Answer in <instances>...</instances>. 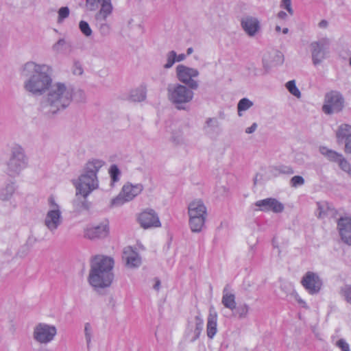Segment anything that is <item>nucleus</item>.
Here are the masks:
<instances>
[{"instance_id": "52", "label": "nucleus", "mask_w": 351, "mask_h": 351, "mask_svg": "<svg viewBox=\"0 0 351 351\" xmlns=\"http://www.w3.org/2000/svg\"><path fill=\"white\" fill-rule=\"evenodd\" d=\"M216 122V120L214 119H209L207 120L206 121V124L208 126H209L210 125H211L212 123H215Z\"/></svg>"}, {"instance_id": "56", "label": "nucleus", "mask_w": 351, "mask_h": 351, "mask_svg": "<svg viewBox=\"0 0 351 351\" xmlns=\"http://www.w3.org/2000/svg\"><path fill=\"white\" fill-rule=\"evenodd\" d=\"M282 32L284 34H287L289 32V29L287 27H285L282 29Z\"/></svg>"}, {"instance_id": "30", "label": "nucleus", "mask_w": 351, "mask_h": 351, "mask_svg": "<svg viewBox=\"0 0 351 351\" xmlns=\"http://www.w3.org/2000/svg\"><path fill=\"white\" fill-rule=\"evenodd\" d=\"M108 174L110 178V186H113L120 180L121 172L117 165H112L108 169Z\"/></svg>"}, {"instance_id": "40", "label": "nucleus", "mask_w": 351, "mask_h": 351, "mask_svg": "<svg viewBox=\"0 0 351 351\" xmlns=\"http://www.w3.org/2000/svg\"><path fill=\"white\" fill-rule=\"evenodd\" d=\"M335 346L341 351H350L348 343L344 339H340L335 342Z\"/></svg>"}, {"instance_id": "3", "label": "nucleus", "mask_w": 351, "mask_h": 351, "mask_svg": "<svg viewBox=\"0 0 351 351\" xmlns=\"http://www.w3.org/2000/svg\"><path fill=\"white\" fill-rule=\"evenodd\" d=\"M63 208L58 197L50 195L47 200V208L43 219V224L46 229L54 234L62 226L63 217Z\"/></svg>"}, {"instance_id": "15", "label": "nucleus", "mask_w": 351, "mask_h": 351, "mask_svg": "<svg viewBox=\"0 0 351 351\" xmlns=\"http://www.w3.org/2000/svg\"><path fill=\"white\" fill-rule=\"evenodd\" d=\"M137 221L143 229L156 228L161 226L159 217L155 210L147 208L140 213Z\"/></svg>"}, {"instance_id": "41", "label": "nucleus", "mask_w": 351, "mask_h": 351, "mask_svg": "<svg viewBox=\"0 0 351 351\" xmlns=\"http://www.w3.org/2000/svg\"><path fill=\"white\" fill-rule=\"evenodd\" d=\"M101 0H86V6L87 9L90 11H95L99 5H100Z\"/></svg>"}, {"instance_id": "7", "label": "nucleus", "mask_w": 351, "mask_h": 351, "mask_svg": "<svg viewBox=\"0 0 351 351\" xmlns=\"http://www.w3.org/2000/svg\"><path fill=\"white\" fill-rule=\"evenodd\" d=\"M144 189L141 183L125 182L119 194L110 202V208H119L126 203L132 201L140 195Z\"/></svg>"}, {"instance_id": "8", "label": "nucleus", "mask_w": 351, "mask_h": 351, "mask_svg": "<svg viewBox=\"0 0 351 351\" xmlns=\"http://www.w3.org/2000/svg\"><path fill=\"white\" fill-rule=\"evenodd\" d=\"M72 184L75 189L76 196H81L84 199L83 205L85 204V199L99 186L98 176H93L82 173L77 178L72 180Z\"/></svg>"}, {"instance_id": "53", "label": "nucleus", "mask_w": 351, "mask_h": 351, "mask_svg": "<svg viewBox=\"0 0 351 351\" xmlns=\"http://www.w3.org/2000/svg\"><path fill=\"white\" fill-rule=\"evenodd\" d=\"M276 56L279 58L280 63H282L283 61V56L280 53H277Z\"/></svg>"}, {"instance_id": "1", "label": "nucleus", "mask_w": 351, "mask_h": 351, "mask_svg": "<svg viewBox=\"0 0 351 351\" xmlns=\"http://www.w3.org/2000/svg\"><path fill=\"white\" fill-rule=\"evenodd\" d=\"M53 69L47 64L28 61L22 64L19 73L23 77L24 89L34 95H42L47 92L40 103V110L45 114H55L68 107L73 99V90L64 83H53Z\"/></svg>"}, {"instance_id": "14", "label": "nucleus", "mask_w": 351, "mask_h": 351, "mask_svg": "<svg viewBox=\"0 0 351 351\" xmlns=\"http://www.w3.org/2000/svg\"><path fill=\"white\" fill-rule=\"evenodd\" d=\"M319 152L329 161L337 163L342 171L351 176V165L341 154L324 146L320 147Z\"/></svg>"}, {"instance_id": "36", "label": "nucleus", "mask_w": 351, "mask_h": 351, "mask_svg": "<svg viewBox=\"0 0 351 351\" xmlns=\"http://www.w3.org/2000/svg\"><path fill=\"white\" fill-rule=\"evenodd\" d=\"M69 9L68 7H62L58 12V23H61L62 21L69 16Z\"/></svg>"}, {"instance_id": "19", "label": "nucleus", "mask_w": 351, "mask_h": 351, "mask_svg": "<svg viewBox=\"0 0 351 351\" xmlns=\"http://www.w3.org/2000/svg\"><path fill=\"white\" fill-rule=\"evenodd\" d=\"M108 232V225L107 223H101L97 226H87L84 228V235L89 239H95L106 237Z\"/></svg>"}, {"instance_id": "38", "label": "nucleus", "mask_w": 351, "mask_h": 351, "mask_svg": "<svg viewBox=\"0 0 351 351\" xmlns=\"http://www.w3.org/2000/svg\"><path fill=\"white\" fill-rule=\"evenodd\" d=\"M341 293L345 300L351 304V285H344L341 289Z\"/></svg>"}, {"instance_id": "25", "label": "nucleus", "mask_w": 351, "mask_h": 351, "mask_svg": "<svg viewBox=\"0 0 351 351\" xmlns=\"http://www.w3.org/2000/svg\"><path fill=\"white\" fill-rule=\"evenodd\" d=\"M105 165V162L101 159H90L84 165L82 173L88 175L98 176L100 169Z\"/></svg>"}, {"instance_id": "35", "label": "nucleus", "mask_w": 351, "mask_h": 351, "mask_svg": "<svg viewBox=\"0 0 351 351\" xmlns=\"http://www.w3.org/2000/svg\"><path fill=\"white\" fill-rule=\"evenodd\" d=\"M79 27L82 33L86 36H90L92 35V29L90 27L89 24L84 21H81L79 24Z\"/></svg>"}, {"instance_id": "57", "label": "nucleus", "mask_w": 351, "mask_h": 351, "mask_svg": "<svg viewBox=\"0 0 351 351\" xmlns=\"http://www.w3.org/2000/svg\"><path fill=\"white\" fill-rule=\"evenodd\" d=\"M275 30L277 32H280L281 31V27L279 25H276V27H275Z\"/></svg>"}, {"instance_id": "11", "label": "nucleus", "mask_w": 351, "mask_h": 351, "mask_svg": "<svg viewBox=\"0 0 351 351\" xmlns=\"http://www.w3.org/2000/svg\"><path fill=\"white\" fill-rule=\"evenodd\" d=\"M176 75L178 80L191 89L196 90L199 86L197 77L199 71L193 67L180 64L176 68Z\"/></svg>"}, {"instance_id": "20", "label": "nucleus", "mask_w": 351, "mask_h": 351, "mask_svg": "<svg viewBox=\"0 0 351 351\" xmlns=\"http://www.w3.org/2000/svg\"><path fill=\"white\" fill-rule=\"evenodd\" d=\"M123 260L128 267L134 269L139 267L141 265V257L136 250L131 246H127L123 249Z\"/></svg>"}, {"instance_id": "10", "label": "nucleus", "mask_w": 351, "mask_h": 351, "mask_svg": "<svg viewBox=\"0 0 351 351\" xmlns=\"http://www.w3.org/2000/svg\"><path fill=\"white\" fill-rule=\"evenodd\" d=\"M58 335V328L53 324L40 322L35 324L32 330V338L40 345L53 342Z\"/></svg>"}, {"instance_id": "6", "label": "nucleus", "mask_w": 351, "mask_h": 351, "mask_svg": "<svg viewBox=\"0 0 351 351\" xmlns=\"http://www.w3.org/2000/svg\"><path fill=\"white\" fill-rule=\"evenodd\" d=\"M113 10L112 0H101L99 8L95 15V22L102 36H108L112 32V24L109 19Z\"/></svg>"}, {"instance_id": "28", "label": "nucleus", "mask_w": 351, "mask_h": 351, "mask_svg": "<svg viewBox=\"0 0 351 351\" xmlns=\"http://www.w3.org/2000/svg\"><path fill=\"white\" fill-rule=\"evenodd\" d=\"M16 190L15 183L10 182L4 187L0 189V199L2 201H8L11 199Z\"/></svg>"}, {"instance_id": "13", "label": "nucleus", "mask_w": 351, "mask_h": 351, "mask_svg": "<svg viewBox=\"0 0 351 351\" xmlns=\"http://www.w3.org/2000/svg\"><path fill=\"white\" fill-rule=\"evenodd\" d=\"M301 284L309 294L315 295L322 290L323 280L318 273L308 271L302 276Z\"/></svg>"}, {"instance_id": "44", "label": "nucleus", "mask_w": 351, "mask_h": 351, "mask_svg": "<svg viewBox=\"0 0 351 351\" xmlns=\"http://www.w3.org/2000/svg\"><path fill=\"white\" fill-rule=\"evenodd\" d=\"M276 170L279 171L280 173L284 174H292L293 173V170L292 167L287 165H279L276 167Z\"/></svg>"}, {"instance_id": "26", "label": "nucleus", "mask_w": 351, "mask_h": 351, "mask_svg": "<svg viewBox=\"0 0 351 351\" xmlns=\"http://www.w3.org/2000/svg\"><path fill=\"white\" fill-rule=\"evenodd\" d=\"M336 137L339 143H341L351 136V125L342 123L339 125L335 131Z\"/></svg>"}, {"instance_id": "45", "label": "nucleus", "mask_w": 351, "mask_h": 351, "mask_svg": "<svg viewBox=\"0 0 351 351\" xmlns=\"http://www.w3.org/2000/svg\"><path fill=\"white\" fill-rule=\"evenodd\" d=\"M73 73L76 75H80L83 73V68L80 62H76L74 63Z\"/></svg>"}, {"instance_id": "23", "label": "nucleus", "mask_w": 351, "mask_h": 351, "mask_svg": "<svg viewBox=\"0 0 351 351\" xmlns=\"http://www.w3.org/2000/svg\"><path fill=\"white\" fill-rule=\"evenodd\" d=\"M218 314L213 306L209 308L206 320V335L208 339H213L217 333Z\"/></svg>"}, {"instance_id": "16", "label": "nucleus", "mask_w": 351, "mask_h": 351, "mask_svg": "<svg viewBox=\"0 0 351 351\" xmlns=\"http://www.w3.org/2000/svg\"><path fill=\"white\" fill-rule=\"evenodd\" d=\"M328 45V40L326 38L313 41L310 44L312 61L314 65L321 64L326 58V49Z\"/></svg>"}, {"instance_id": "49", "label": "nucleus", "mask_w": 351, "mask_h": 351, "mask_svg": "<svg viewBox=\"0 0 351 351\" xmlns=\"http://www.w3.org/2000/svg\"><path fill=\"white\" fill-rule=\"evenodd\" d=\"M160 285H161V283H160V281L159 279L158 278H155L154 280V284L152 285L153 287V289L157 291H158L160 289Z\"/></svg>"}, {"instance_id": "24", "label": "nucleus", "mask_w": 351, "mask_h": 351, "mask_svg": "<svg viewBox=\"0 0 351 351\" xmlns=\"http://www.w3.org/2000/svg\"><path fill=\"white\" fill-rule=\"evenodd\" d=\"M221 303L225 308H228L232 312L236 309L235 294L228 286H226L223 289Z\"/></svg>"}, {"instance_id": "48", "label": "nucleus", "mask_w": 351, "mask_h": 351, "mask_svg": "<svg viewBox=\"0 0 351 351\" xmlns=\"http://www.w3.org/2000/svg\"><path fill=\"white\" fill-rule=\"evenodd\" d=\"M186 58V55L184 53L177 54L176 52V62H180L184 61Z\"/></svg>"}, {"instance_id": "39", "label": "nucleus", "mask_w": 351, "mask_h": 351, "mask_svg": "<svg viewBox=\"0 0 351 351\" xmlns=\"http://www.w3.org/2000/svg\"><path fill=\"white\" fill-rule=\"evenodd\" d=\"M66 45V40L63 38L59 39L52 46V49L56 53H60L64 49Z\"/></svg>"}, {"instance_id": "54", "label": "nucleus", "mask_w": 351, "mask_h": 351, "mask_svg": "<svg viewBox=\"0 0 351 351\" xmlns=\"http://www.w3.org/2000/svg\"><path fill=\"white\" fill-rule=\"evenodd\" d=\"M327 25V22L326 21H322L319 23V27H324Z\"/></svg>"}, {"instance_id": "51", "label": "nucleus", "mask_w": 351, "mask_h": 351, "mask_svg": "<svg viewBox=\"0 0 351 351\" xmlns=\"http://www.w3.org/2000/svg\"><path fill=\"white\" fill-rule=\"evenodd\" d=\"M278 18L282 20H286L287 19V14L284 11H280L278 13Z\"/></svg>"}, {"instance_id": "47", "label": "nucleus", "mask_w": 351, "mask_h": 351, "mask_svg": "<svg viewBox=\"0 0 351 351\" xmlns=\"http://www.w3.org/2000/svg\"><path fill=\"white\" fill-rule=\"evenodd\" d=\"M257 128H258L257 123H254L252 124L251 126L247 127V128H245V132L246 134H252V133H254L256 130Z\"/></svg>"}, {"instance_id": "43", "label": "nucleus", "mask_w": 351, "mask_h": 351, "mask_svg": "<svg viewBox=\"0 0 351 351\" xmlns=\"http://www.w3.org/2000/svg\"><path fill=\"white\" fill-rule=\"evenodd\" d=\"M289 287L290 288V290L291 291V294L293 295L294 299L295 301L298 302V304H300L303 307H306V304L304 300H303L301 297L298 294L297 292H295L291 285H289Z\"/></svg>"}, {"instance_id": "37", "label": "nucleus", "mask_w": 351, "mask_h": 351, "mask_svg": "<svg viewBox=\"0 0 351 351\" xmlns=\"http://www.w3.org/2000/svg\"><path fill=\"white\" fill-rule=\"evenodd\" d=\"M304 182V179L301 176H295L290 180L291 186L294 188L302 186Z\"/></svg>"}, {"instance_id": "12", "label": "nucleus", "mask_w": 351, "mask_h": 351, "mask_svg": "<svg viewBox=\"0 0 351 351\" xmlns=\"http://www.w3.org/2000/svg\"><path fill=\"white\" fill-rule=\"evenodd\" d=\"M345 106V100L343 95L338 91L332 90L324 96L322 111L326 114L339 113Z\"/></svg>"}, {"instance_id": "58", "label": "nucleus", "mask_w": 351, "mask_h": 351, "mask_svg": "<svg viewBox=\"0 0 351 351\" xmlns=\"http://www.w3.org/2000/svg\"><path fill=\"white\" fill-rule=\"evenodd\" d=\"M296 160H297L298 163L300 164V165L302 164L304 162V161L303 159L300 160V159H297V158H296Z\"/></svg>"}, {"instance_id": "50", "label": "nucleus", "mask_w": 351, "mask_h": 351, "mask_svg": "<svg viewBox=\"0 0 351 351\" xmlns=\"http://www.w3.org/2000/svg\"><path fill=\"white\" fill-rule=\"evenodd\" d=\"M317 206L319 210H320L319 213V217H322V215L324 214L325 205L321 203H317Z\"/></svg>"}, {"instance_id": "18", "label": "nucleus", "mask_w": 351, "mask_h": 351, "mask_svg": "<svg viewBox=\"0 0 351 351\" xmlns=\"http://www.w3.org/2000/svg\"><path fill=\"white\" fill-rule=\"evenodd\" d=\"M204 327V320L201 316H195L193 322H190L186 330V337L193 342L197 340L202 333Z\"/></svg>"}, {"instance_id": "46", "label": "nucleus", "mask_w": 351, "mask_h": 351, "mask_svg": "<svg viewBox=\"0 0 351 351\" xmlns=\"http://www.w3.org/2000/svg\"><path fill=\"white\" fill-rule=\"evenodd\" d=\"M345 143V152L347 154H351V135L348 139L344 141Z\"/></svg>"}, {"instance_id": "55", "label": "nucleus", "mask_w": 351, "mask_h": 351, "mask_svg": "<svg viewBox=\"0 0 351 351\" xmlns=\"http://www.w3.org/2000/svg\"><path fill=\"white\" fill-rule=\"evenodd\" d=\"M193 52V49L192 47H189L186 50L187 55H191Z\"/></svg>"}, {"instance_id": "2", "label": "nucleus", "mask_w": 351, "mask_h": 351, "mask_svg": "<svg viewBox=\"0 0 351 351\" xmlns=\"http://www.w3.org/2000/svg\"><path fill=\"white\" fill-rule=\"evenodd\" d=\"M114 261L112 258L102 255L96 256L92 261L88 282L95 289L109 287L113 280L112 269Z\"/></svg>"}, {"instance_id": "31", "label": "nucleus", "mask_w": 351, "mask_h": 351, "mask_svg": "<svg viewBox=\"0 0 351 351\" xmlns=\"http://www.w3.org/2000/svg\"><path fill=\"white\" fill-rule=\"evenodd\" d=\"M285 87L288 91L298 99L301 97V92L296 86L295 80H290L285 84Z\"/></svg>"}, {"instance_id": "42", "label": "nucleus", "mask_w": 351, "mask_h": 351, "mask_svg": "<svg viewBox=\"0 0 351 351\" xmlns=\"http://www.w3.org/2000/svg\"><path fill=\"white\" fill-rule=\"evenodd\" d=\"M280 8L285 9L289 15L292 16L293 14L291 0H282L280 2Z\"/></svg>"}, {"instance_id": "32", "label": "nucleus", "mask_w": 351, "mask_h": 351, "mask_svg": "<svg viewBox=\"0 0 351 351\" xmlns=\"http://www.w3.org/2000/svg\"><path fill=\"white\" fill-rule=\"evenodd\" d=\"M249 312V306L246 304H240L236 306V309L232 312L234 316H237L239 318H245L247 317Z\"/></svg>"}, {"instance_id": "27", "label": "nucleus", "mask_w": 351, "mask_h": 351, "mask_svg": "<svg viewBox=\"0 0 351 351\" xmlns=\"http://www.w3.org/2000/svg\"><path fill=\"white\" fill-rule=\"evenodd\" d=\"M146 86L145 85H141L131 90L130 93V99L132 101H142L146 98Z\"/></svg>"}, {"instance_id": "5", "label": "nucleus", "mask_w": 351, "mask_h": 351, "mask_svg": "<svg viewBox=\"0 0 351 351\" xmlns=\"http://www.w3.org/2000/svg\"><path fill=\"white\" fill-rule=\"evenodd\" d=\"M193 89L179 83L169 84L167 88L168 100L178 110H186L194 97Z\"/></svg>"}, {"instance_id": "29", "label": "nucleus", "mask_w": 351, "mask_h": 351, "mask_svg": "<svg viewBox=\"0 0 351 351\" xmlns=\"http://www.w3.org/2000/svg\"><path fill=\"white\" fill-rule=\"evenodd\" d=\"M254 106V102L247 97L241 99L237 104V114L242 117L245 112Z\"/></svg>"}, {"instance_id": "21", "label": "nucleus", "mask_w": 351, "mask_h": 351, "mask_svg": "<svg viewBox=\"0 0 351 351\" xmlns=\"http://www.w3.org/2000/svg\"><path fill=\"white\" fill-rule=\"evenodd\" d=\"M243 29L249 36H254L261 29L259 19L253 16H245L241 21Z\"/></svg>"}, {"instance_id": "9", "label": "nucleus", "mask_w": 351, "mask_h": 351, "mask_svg": "<svg viewBox=\"0 0 351 351\" xmlns=\"http://www.w3.org/2000/svg\"><path fill=\"white\" fill-rule=\"evenodd\" d=\"M28 164V159L24 149L18 144L11 147L10 156L7 162V171L10 176H17L23 171Z\"/></svg>"}, {"instance_id": "4", "label": "nucleus", "mask_w": 351, "mask_h": 351, "mask_svg": "<svg viewBox=\"0 0 351 351\" xmlns=\"http://www.w3.org/2000/svg\"><path fill=\"white\" fill-rule=\"evenodd\" d=\"M189 226L192 232L199 233L205 227L208 217L207 208L202 199L197 198L188 204Z\"/></svg>"}, {"instance_id": "33", "label": "nucleus", "mask_w": 351, "mask_h": 351, "mask_svg": "<svg viewBox=\"0 0 351 351\" xmlns=\"http://www.w3.org/2000/svg\"><path fill=\"white\" fill-rule=\"evenodd\" d=\"M84 337L86 342L87 347L89 348L91 344V341L93 337V326L87 322L84 324Z\"/></svg>"}, {"instance_id": "17", "label": "nucleus", "mask_w": 351, "mask_h": 351, "mask_svg": "<svg viewBox=\"0 0 351 351\" xmlns=\"http://www.w3.org/2000/svg\"><path fill=\"white\" fill-rule=\"evenodd\" d=\"M258 210L263 212H273L276 213L283 211L285 206L282 203L275 198H266L255 202Z\"/></svg>"}, {"instance_id": "34", "label": "nucleus", "mask_w": 351, "mask_h": 351, "mask_svg": "<svg viewBox=\"0 0 351 351\" xmlns=\"http://www.w3.org/2000/svg\"><path fill=\"white\" fill-rule=\"evenodd\" d=\"M166 62L164 64L163 67L165 69H169L173 66L176 62V51L172 50L167 53Z\"/></svg>"}, {"instance_id": "22", "label": "nucleus", "mask_w": 351, "mask_h": 351, "mask_svg": "<svg viewBox=\"0 0 351 351\" xmlns=\"http://www.w3.org/2000/svg\"><path fill=\"white\" fill-rule=\"evenodd\" d=\"M337 228L341 240L351 245V217H341L337 222Z\"/></svg>"}]
</instances>
